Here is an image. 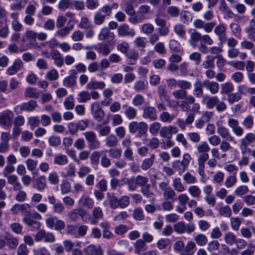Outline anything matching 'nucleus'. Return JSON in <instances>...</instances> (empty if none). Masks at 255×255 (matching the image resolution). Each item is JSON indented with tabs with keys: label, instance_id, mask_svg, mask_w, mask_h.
<instances>
[{
	"label": "nucleus",
	"instance_id": "f257e3e1",
	"mask_svg": "<svg viewBox=\"0 0 255 255\" xmlns=\"http://www.w3.org/2000/svg\"><path fill=\"white\" fill-rule=\"evenodd\" d=\"M42 217L40 214L36 212L27 213L24 215L22 222L25 224L28 229L31 231H35L39 229L41 224L38 220H41Z\"/></svg>",
	"mask_w": 255,
	"mask_h": 255
},
{
	"label": "nucleus",
	"instance_id": "f03ea898",
	"mask_svg": "<svg viewBox=\"0 0 255 255\" xmlns=\"http://www.w3.org/2000/svg\"><path fill=\"white\" fill-rule=\"evenodd\" d=\"M148 125L144 122H137L132 121L128 125L129 132L135 134L136 138H141L146 134L148 130Z\"/></svg>",
	"mask_w": 255,
	"mask_h": 255
},
{
	"label": "nucleus",
	"instance_id": "7ed1b4c3",
	"mask_svg": "<svg viewBox=\"0 0 255 255\" xmlns=\"http://www.w3.org/2000/svg\"><path fill=\"white\" fill-rule=\"evenodd\" d=\"M89 143L88 147L91 150L100 148V142L98 140L96 133L93 131H86L83 133Z\"/></svg>",
	"mask_w": 255,
	"mask_h": 255
},
{
	"label": "nucleus",
	"instance_id": "20e7f679",
	"mask_svg": "<svg viewBox=\"0 0 255 255\" xmlns=\"http://www.w3.org/2000/svg\"><path fill=\"white\" fill-rule=\"evenodd\" d=\"M14 114L9 110H5L0 113V126L9 127L12 125Z\"/></svg>",
	"mask_w": 255,
	"mask_h": 255
},
{
	"label": "nucleus",
	"instance_id": "39448f33",
	"mask_svg": "<svg viewBox=\"0 0 255 255\" xmlns=\"http://www.w3.org/2000/svg\"><path fill=\"white\" fill-rule=\"evenodd\" d=\"M90 110L94 119L98 122L103 120L105 116V113L99 103L97 102L93 103L91 106Z\"/></svg>",
	"mask_w": 255,
	"mask_h": 255
},
{
	"label": "nucleus",
	"instance_id": "423d86ee",
	"mask_svg": "<svg viewBox=\"0 0 255 255\" xmlns=\"http://www.w3.org/2000/svg\"><path fill=\"white\" fill-rule=\"evenodd\" d=\"M142 117L144 119H148L152 122L157 119V112L155 108L151 106H145L142 109Z\"/></svg>",
	"mask_w": 255,
	"mask_h": 255
},
{
	"label": "nucleus",
	"instance_id": "0eeeda50",
	"mask_svg": "<svg viewBox=\"0 0 255 255\" xmlns=\"http://www.w3.org/2000/svg\"><path fill=\"white\" fill-rule=\"evenodd\" d=\"M228 125L232 128L234 133L240 137L244 133V129L239 126V122L236 119L230 118L228 120Z\"/></svg>",
	"mask_w": 255,
	"mask_h": 255
},
{
	"label": "nucleus",
	"instance_id": "6e6552de",
	"mask_svg": "<svg viewBox=\"0 0 255 255\" xmlns=\"http://www.w3.org/2000/svg\"><path fill=\"white\" fill-rule=\"evenodd\" d=\"M23 63L20 59L14 60L12 65L9 66L6 70V74L8 75H13L19 71L23 68Z\"/></svg>",
	"mask_w": 255,
	"mask_h": 255
},
{
	"label": "nucleus",
	"instance_id": "1a4fd4ad",
	"mask_svg": "<svg viewBox=\"0 0 255 255\" xmlns=\"http://www.w3.org/2000/svg\"><path fill=\"white\" fill-rule=\"evenodd\" d=\"M69 73V75L65 77L63 80V85L67 88H72L76 84V72L74 70H70Z\"/></svg>",
	"mask_w": 255,
	"mask_h": 255
},
{
	"label": "nucleus",
	"instance_id": "9d476101",
	"mask_svg": "<svg viewBox=\"0 0 255 255\" xmlns=\"http://www.w3.org/2000/svg\"><path fill=\"white\" fill-rule=\"evenodd\" d=\"M118 32L120 36L133 37L135 35V31L133 29L130 28L127 24H123L118 27Z\"/></svg>",
	"mask_w": 255,
	"mask_h": 255
},
{
	"label": "nucleus",
	"instance_id": "9b49d317",
	"mask_svg": "<svg viewBox=\"0 0 255 255\" xmlns=\"http://www.w3.org/2000/svg\"><path fill=\"white\" fill-rule=\"evenodd\" d=\"M203 88L209 90L212 94H217L219 89V84L215 81H210L206 79L203 81Z\"/></svg>",
	"mask_w": 255,
	"mask_h": 255
},
{
	"label": "nucleus",
	"instance_id": "f8f14e48",
	"mask_svg": "<svg viewBox=\"0 0 255 255\" xmlns=\"http://www.w3.org/2000/svg\"><path fill=\"white\" fill-rule=\"evenodd\" d=\"M114 33L110 32L107 27L102 28L98 35L99 40H105L107 42L112 41L114 39Z\"/></svg>",
	"mask_w": 255,
	"mask_h": 255
},
{
	"label": "nucleus",
	"instance_id": "ddd939ff",
	"mask_svg": "<svg viewBox=\"0 0 255 255\" xmlns=\"http://www.w3.org/2000/svg\"><path fill=\"white\" fill-rule=\"evenodd\" d=\"M217 132L227 141H232L234 140V137L230 134L229 129L224 126L218 127L217 129Z\"/></svg>",
	"mask_w": 255,
	"mask_h": 255
},
{
	"label": "nucleus",
	"instance_id": "4468645a",
	"mask_svg": "<svg viewBox=\"0 0 255 255\" xmlns=\"http://www.w3.org/2000/svg\"><path fill=\"white\" fill-rule=\"evenodd\" d=\"M124 110V113L126 118L129 120L134 119L137 116V110L133 107L126 105L123 106Z\"/></svg>",
	"mask_w": 255,
	"mask_h": 255
},
{
	"label": "nucleus",
	"instance_id": "2eb2a0df",
	"mask_svg": "<svg viewBox=\"0 0 255 255\" xmlns=\"http://www.w3.org/2000/svg\"><path fill=\"white\" fill-rule=\"evenodd\" d=\"M127 61L130 65H134L139 58V53L134 49H130L125 55Z\"/></svg>",
	"mask_w": 255,
	"mask_h": 255
},
{
	"label": "nucleus",
	"instance_id": "dca6fc26",
	"mask_svg": "<svg viewBox=\"0 0 255 255\" xmlns=\"http://www.w3.org/2000/svg\"><path fill=\"white\" fill-rule=\"evenodd\" d=\"M86 255H103L102 250L100 247L91 245L84 250Z\"/></svg>",
	"mask_w": 255,
	"mask_h": 255
},
{
	"label": "nucleus",
	"instance_id": "f3484780",
	"mask_svg": "<svg viewBox=\"0 0 255 255\" xmlns=\"http://www.w3.org/2000/svg\"><path fill=\"white\" fill-rule=\"evenodd\" d=\"M196 250L195 243L193 241H189L185 246L183 253H180V255H193Z\"/></svg>",
	"mask_w": 255,
	"mask_h": 255
},
{
	"label": "nucleus",
	"instance_id": "a211bd4d",
	"mask_svg": "<svg viewBox=\"0 0 255 255\" xmlns=\"http://www.w3.org/2000/svg\"><path fill=\"white\" fill-rule=\"evenodd\" d=\"M134 252L135 254L140 255L141 252L145 251L147 249L145 242L142 239H139L133 244Z\"/></svg>",
	"mask_w": 255,
	"mask_h": 255
},
{
	"label": "nucleus",
	"instance_id": "6ab92c4d",
	"mask_svg": "<svg viewBox=\"0 0 255 255\" xmlns=\"http://www.w3.org/2000/svg\"><path fill=\"white\" fill-rule=\"evenodd\" d=\"M194 90L193 94L196 98H200L203 95V82L196 81L193 85Z\"/></svg>",
	"mask_w": 255,
	"mask_h": 255
},
{
	"label": "nucleus",
	"instance_id": "aec40b11",
	"mask_svg": "<svg viewBox=\"0 0 255 255\" xmlns=\"http://www.w3.org/2000/svg\"><path fill=\"white\" fill-rule=\"evenodd\" d=\"M30 208L28 204L24 203L22 204H15L11 209V211H17L21 212L23 216L27 213H31L28 210Z\"/></svg>",
	"mask_w": 255,
	"mask_h": 255
},
{
	"label": "nucleus",
	"instance_id": "412c9836",
	"mask_svg": "<svg viewBox=\"0 0 255 255\" xmlns=\"http://www.w3.org/2000/svg\"><path fill=\"white\" fill-rule=\"evenodd\" d=\"M92 224H97L99 222V220L102 219L103 217V212L102 209L100 207H95L92 212Z\"/></svg>",
	"mask_w": 255,
	"mask_h": 255
},
{
	"label": "nucleus",
	"instance_id": "4be33fe9",
	"mask_svg": "<svg viewBox=\"0 0 255 255\" xmlns=\"http://www.w3.org/2000/svg\"><path fill=\"white\" fill-rule=\"evenodd\" d=\"M216 57L213 56L207 55L202 63L203 67L205 69H214L215 67L214 61Z\"/></svg>",
	"mask_w": 255,
	"mask_h": 255
},
{
	"label": "nucleus",
	"instance_id": "5701e85b",
	"mask_svg": "<svg viewBox=\"0 0 255 255\" xmlns=\"http://www.w3.org/2000/svg\"><path fill=\"white\" fill-rule=\"evenodd\" d=\"M105 86V83L103 81H91L87 84L86 88L88 90L103 89Z\"/></svg>",
	"mask_w": 255,
	"mask_h": 255
},
{
	"label": "nucleus",
	"instance_id": "b1692460",
	"mask_svg": "<svg viewBox=\"0 0 255 255\" xmlns=\"http://www.w3.org/2000/svg\"><path fill=\"white\" fill-rule=\"evenodd\" d=\"M96 49L100 54L103 56L108 55L111 51L110 45L105 43L99 44Z\"/></svg>",
	"mask_w": 255,
	"mask_h": 255
},
{
	"label": "nucleus",
	"instance_id": "393cba45",
	"mask_svg": "<svg viewBox=\"0 0 255 255\" xmlns=\"http://www.w3.org/2000/svg\"><path fill=\"white\" fill-rule=\"evenodd\" d=\"M106 145L108 147H114L118 144V140L117 136L114 134L108 135L105 138Z\"/></svg>",
	"mask_w": 255,
	"mask_h": 255
},
{
	"label": "nucleus",
	"instance_id": "a878e982",
	"mask_svg": "<svg viewBox=\"0 0 255 255\" xmlns=\"http://www.w3.org/2000/svg\"><path fill=\"white\" fill-rule=\"evenodd\" d=\"M95 129L99 133V134L102 136L109 135L111 131V128L109 126H103L101 124H97Z\"/></svg>",
	"mask_w": 255,
	"mask_h": 255
},
{
	"label": "nucleus",
	"instance_id": "bb28decb",
	"mask_svg": "<svg viewBox=\"0 0 255 255\" xmlns=\"http://www.w3.org/2000/svg\"><path fill=\"white\" fill-rule=\"evenodd\" d=\"M234 86L232 83L230 82H226L221 84L220 93L222 95L231 94L234 90Z\"/></svg>",
	"mask_w": 255,
	"mask_h": 255
},
{
	"label": "nucleus",
	"instance_id": "cd10ccee",
	"mask_svg": "<svg viewBox=\"0 0 255 255\" xmlns=\"http://www.w3.org/2000/svg\"><path fill=\"white\" fill-rule=\"evenodd\" d=\"M84 215V211L81 209H74L68 214L69 218L74 222H76L80 217H82Z\"/></svg>",
	"mask_w": 255,
	"mask_h": 255
},
{
	"label": "nucleus",
	"instance_id": "c85d7f7f",
	"mask_svg": "<svg viewBox=\"0 0 255 255\" xmlns=\"http://www.w3.org/2000/svg\"><path fill=\"white\" fill-rule=\"evenodd\" d=\"M148 82L147 81L139 80L135 82L133 86V89L137 92H141L147 88Z\"/></svg>",
	"mask_w": 255,
	"mask_h": 255
},
{
	"label": "nucleus",
	"instance_id": "c756f323",
	"mask_svg": "<svg viewBox=\"0 0 255 255\" xmlns=\"http://www.w3.org/2000/svg\"><path fill=\"white\" fill-rule=\"evenodd\" d=\"M255 141V135L253 133H248L243 138L241 139L240 143L249 145Z\"/></svg>",
	"mask_w": 255,
	"mask_h": 255
},
{
	"label": "nucleus",
	"instance_id": "7c9ffc66",
	"mask_svg": "<svg viewBox=\"0 0 255 255\" xmlns=\"http://www.w3.org/2000/svg\"><path fill=\"white\" fill-rule=\"evenodd\" d=\"M170 50L175 53H181L182 47L180 44L176 40L171 39L169 42Z\"/></svg>",
	"mask_w": 255,
	"mask_h": 255
},
{
	"label": "nucleus",
	"instance_id": "2f4dec72",
	"mask_svg": "<svg viewBox=\"0 0 255 255\" xmlns=\"http://www.w3.org/2000/svg\"><path fill=\"white\" fill-rule=\"evenodd\" d=\"M155 155L152 154L149 158L144 159L141 163V168L143 170H147L150 168L153 163Z\"/></svg>",
	"mask_w": 255,
	"mask_h": 255
},
{
	"label": "nucleus",
	"instance_id": "473e14b6",
	"mask_svg": "<svg viewBox=\"0 0 255 255\" xmlns=\"http://www.w3.org/2000/svg\"><path fill=\"white\" fill-rule=\"evenodd\" d=\"M175 118L174 114H170L167 112L163 111L159 115V119L163 123H170Z\"/></svg>",
	"mask_w": 255,
	"mask_h": 255
},
{
	"label": "nucleus",
	"instance_id": "72a5a7b5",
	"mask_svg": "<svg viewBox=\"0 0 255 255\" xmlns=\"http://www.w3.org/2000/svg\"><path fill=\"white\" fill-rule=\"evenodd\" d=\"M135 0H125V10L127 14L129 15H133L135 11L133 8V3Z\"/></svg>",
	"mask_w": 255,
	"mask_h": 255
},
{
	"label": "nucleus",
	"instance_id": "f704fd0d",
	"mask_svg": "<svg viewBox=\"0 0 255 255\" xmlns=\"http://www.w3.org/2000/svg\"><path fill=\"white\" fill-rule=\"evenodd\" d=\"M77 99L79 103H85L91 100L90 93L87 91H82L79 93Z\"/></svg>",
	"mask_w": 255,
	"mask_h": 255
},
{
	"label": "nucleus",
	"instance_id": "c9c22d12",
	"mask_svg": "<svg viewBox=\"0 0 255 255\" xmlns=\"http://www.w3.org/2000/svg\"><path fill=\"white\" fill-rule=\"evenodd\" d=\"M46 186V179L44 175L40 176L36 179V188L39 191H43Z\"/></svg>",
	"mask_w": 255,
	"mask_h": 255
},
{
	"label": "nucleus",
	"instance_id": "e433bc0d",
	"mask_svg": "<svg viewBox=\"0 0 255 255\" xmlns=\"http://www.w3.org/2000/svg\"><path fill=\"white\" fill-rule=\"evenodd\" d=\"M242 125L246 129L251 128L254 125V117L251 115L247 116L243 120Z\"/></svg>",
	"mask_w": 255,
	"mask_h": 255
},
{
	"label": "nucleus",
	"instance_id": "4c0bfd02",
	"mask_svg": "<svg viewBox=\"0 0 255 255\" xmlns=\"http://www.w3.org/2000/svg\"><path fill=\"white\" fill-rule=\"evenodd\" d=\"M202 35L201 34L197 32L194 31L191 33L190 35V39L189 40V43L193 47L196 46V43L199 40H201Z\"/></svg>",
	"mask_w": 255,
	"mask_h": 255
},
{
	"label": "nucleus",
	"instance_id": "58836bf2",
	"mask_svg": "<svg viewBox=\"0 0 255 255\" xmlns=\"http://www.w3.org/2000/svg\"><path fill=\"white\" fill-rule=\"evenodd\" d=\"M219 102V99L218 97H209L206 99V107L209 109H212L214 107H216Z\"/></svg>",
	"mask_w": 255,
	"mask_h": 255
},
{
	"label": "nucleus",
	"instance_id": "ea45409f",
	"mask_svg": "<svg viewBox=\"0 0 255 255\" xmlns=\"http://www.w3.org/2000/svg\"><path fill=\"white\" fill-rule=\"evenodd\" d=\"M224 240L226 244L232 245L237 242V237L232 232H227L224 235Z\"/></svg>",
	"mask_w": 255,
	"mask_h": 255
},
{
	"label": "nucleus",
	"instance_id": "a19ab883",
	"mask_svg": "<svg viewBox=\"0 0 255 255\" xmlns=\"http://www.w3.org/2000/svg\"><path fill=\"white\" fill-rule=\"evenodd\" d=\"M24 96L30 98L37 99L39 96V94L35 88L29 87L26 89Z\"/></svg>",
	"mask_w": 255,
	"mask_h": 255
},
{
	"label": "nucleus",
	"instance_id": "79ce46f5",
	"mask_svg": "<svg viewBox=\"0 0 255 255\" xmlns=\"http://www.w3.org/2000/svg\"><path fill=\"white\" fill-rule=\"evenodd\" d=\"M163 196L164 199L166 200L171 199L172 201L174 202L177 199V198H174L175 196V192L170 187L163 192Z\"/></svg>",
	"mask_w": 255,
	"mask_h": 255
},
{
	"label": "nucleus",
	"instance_id": "37998d69",
	"mask_svg": "<svg viewBox=\"0 0 255 255\" xmlns=\"http://www.w3.org/2000/svg\"><path fill=\"white\" fill-rule=\"evenodd\" d=\"M105 19V15L97 11L95 13L94 16V23L96 25H101L104 22Z\"/></svg>",
	"mask_w": 255,
	"mask_h": 255
},
{
	"label": "nucleus",
	"instance_id": "c03bdc74",
	"mask_svg": "<svg viewBox=\"0 0 255 255\" xmlns=\"http://www.w3.org/2000/svg\"><path fill=\"white\" fill-rule=\"evenodd\" d=\"M24 111L32 112L37 106L36 102L34 100H30L28 102L22 103Z\"/></svg>",
	"mask_w": 255,
	"mask_h": 255
},
{
	"label": "nucleus",
	"instance_id": "a18cd8bd",
	"mask_svg": "<svg viewBox=\"0 0 255 255\" xmlns=\"http://www.w3.org/2000/svg\"><path fill=\"white\" fill-rule=\"evenodd\" d=\"M198 153L200 154L207 153L210 150L208 143L205 141H202L196 146Z\"/></svg>",
	"mask_w": 255,
	"mask_h": 255
},
{
	"label": "nucleus",
	"instance_id": "49530a36",
	"mask_svg": "<svg viewBox=\"0 0 255 255\" xmlns=\"http://www.w3.org/2000/svg\"><path fill=\"white\" fill-rule=\"evenodd\" d=\"M242 98L241 96L236 93L229 94L227 97V100L230 105H233L236 102H239Z\"/></svg>",
	"mask_w": 255,
	"mask_h": 255
},
{
	"label": "nucleus",
	"instance_id": "de8ad7c7",
	"mask_svg": "<svg viewBox=\"0 0 255 255\" xmlns=\"http://www.w3.org/2000/svg\"><path fill=\"white\" fill-rule=\"evenodd\" d=\"M144 102V98L141 94L136 95L132 100V104L135 107L142 106Z\"/></svg>",
	"mask_w": 255,
	"mask_h": 255
},
{
	"label": "nucleus",
	"instance_id": "09e8293b",
	"mask_svg": "<svg viewBox=\"0 0 255 255\" xmlns=\"http://www.w3.org/2000/svg\"><path fill=\"white\" fill-rule=\"evenodd\" d=\"M196 243L200 246H205L208 242L206 236L204 234H198L194 237Z\"/></svg>",
	"mask_w": 255,
	"mask_h": 255
},
{
	"label": "nucleus",
	"instance_id": "8fccbe9b",
	"mask_svg": "<svg viewBox=\"0 0 255 255\" xmlns=\"http://www.w3.org/2000/svg\"><path fill=\"white\" fill-rule=\"evenodd\" d=\"M174 32L181 38L186 39V31L182 24H177L174 27Z\"/></svg>",
	"mask_w": 255,
	"mask_h": 255
},
{
	"label": "nucleus",
	"instance_id": "3c124183",
	"mask_svg": "<svg viewBox=\"0 0 255 255\" xmlns=\"http://www.w3.org/2000/svg\"><path fill=\"white\" fill-rule=\"evenodd\" d=\"M54 162L55 164L59 165H64L67 163L68 158L65 155L61 154L56 156L54 159Z\"/></svg>",
	"mask_w": 255,
	"mask_h": 255
},
{
	"label": "nucleus",
	"instance_id": "603ef678",
	"mask_svg": "<svg viewBox=\"0 0 255 255\" xmlns=\"http://www.w3.org/2000/svg\"><path fill=\"white\" fill-rule=\"evenodd\" d=\"M64 106L66 110H72L74 108L75 106L74 100L72 95L65 99L64 102Z\"/></svg>",
	"mask_w": 255,
	"mask_h": 255
},
{
	"label": "nucleus",
	"instance_id": "864d4df0",
	"mask_svg": "<svg viewBox=\"0 0 255 255\" xmlns=\"http://www.w3.org/2000/svg\"><path fill=\"white\" fill-rule=\"evenodd\" d=\"M28 123L30 125V129L33 130L40 125V120L38 117H31L28 119Z\"/></svg>",
	"mask_w": 255,
	"mask_h": 255
},
{
	"label": "nucleus",
	"instance_id": "5fc2aeb1",
	"mask_svg": "<svg viewBox=\"0 0 255 255\" xmlns=\"http://www.w3.org/2000/svg\"><path fill=\"white\" fill-rule=\"evenodd\" d=\"M134 178L137 186L141 187L148 184V179L146 177L138 175Z\"/></svg>",
	"mask_w": 255,
	"mask_h": 255
},
{
	"label": "nucleus",
	"instance_id": "6e6d98bb",
	"mask_svg": "<svg viewBox=\"0 0 255 255\" xmlns=\"http://www.w3.org/2000/svg\"><path fill=\"white\" fill-rule=\"evenodd\" d=\"M161 127V124L157 122H154L150 125L149 130L151 134L155 135L157 134Z\"/></svg>",
	"mask_w": 255,
	"mask_h": 255
},
{
	"label": "nucleus",
	"instance_id": "4d7b16f0",
	"mask_svg": "<svg viewBox=\"0 0 255 255\" xmlns=\"http://www.w3.org/2000/svg\"><path fill=\"white\" fill-rule=\"evenodd\" d=\"M150 185L147 184L146 185L141 187L140 192L142 194L147 198H151L153 195V193L150 191Z\"/></svg>",
	"mask_w": 255,
	"mask_h": 255
},
{
	"label": "nucleus",
	"instance_id": "13d9d810",
	"mask_svg": "<svg viewBox=\"0 0 255 255\" xmlns=\"http://www.w3.org/2000/svg\"><path fill=\"white\" fill-rule=\"evenodd\" d=\"M167 13L171 17H176L179 15L180 11L178 7L172 5L167 8Z\"/></svg>",
	"mask_w": 255,
	"mask_h": 255
},
{
	"label": "nucleus",
	"instance_id": "bf43d9fd",
	"mask_svg": "<svg viewBox=\"0 0 255 255\" xmlns=\"http://www.w3.org/2000/svg\"><path fill=\"white\" fill-rule=\"evenodd\" d=\"M249 191V190L247 186L241 185L236 188L234 193L237 196H241L243 195L247 194Z\"/></svg>",
	"mask_w": 255,
	"mask_h": 255
},
{
	"label": "nucleus",
	"instance_id": "052dcab7",
	"mask_svg": "<svg viewBox=\"0 0 255 255\" xmlns=\"http://www.w3.org/2000/svg\"><path fill=\"white\" fill-rule=\"evenodd\" d=\"M132 216L136 220H143L144 219V215L142 209L141 208L135 209L133 211Z\"/></svg>",
	"mask_w": 255,
	"mask_h": 255
},
{
	"label": "nucleus",
	"instance_id": "680f3d73",
	"mask_svg": "<svg viewBox=\"0 0 255 255\" xmlns=\"http://www.w3.org/2000/svg\"><path fill=\"white\" fill-rule=\"evenodd\" d=\"M187 92L186 90L179 89L172 93L173 97L177 99H184L187 97Z\"/></svg>",
	"mask_w": 255,
	"mask_h": 255
},
{
	"label": "nucleus",
	"instance_id": "e2e57ef3",
	"mask_svg": "<svg viewBox=\"0 0 255 255\" xmlns=\"http://www.w3.org/2000/svg\"><path fill=\"white\" fill-rule=\"evenodd\" d=\"M100 157V153L98 151L93 152L90 155V160L91 164L97 165L99 163V159Z\"/></svg>",
	"mask_w": 255,
	"mask_h": 255
},
{
	"label": "nucleus",
	"instance_id": "0e129e2a",
	"mask_svg": "<svg viewBox=\"0 0 255 255\" xmlns=\"http://www.w3.org/2000/svg\"><path fill=\"white\" fill-rule=\"evenodd\" d=\"M108 201L111 208L115 209L119 207V199L117 197L115 196H109Z\"/></svg>",
	"mask_w": 255,
	"mask_h": 255
},
{
	"label": "nucleus",
	"instance_id": "69168bd1",
	"mask_svg": "<svg viewBox=\"0 0 255 255\" xmlns=\"http://www.w3.org/2000/svg\"><path fill=\"white\" fill-rule=\"evenodd\" d=\"M27 194L23 190L17 191L15 195V199L19 202H22L25 201L27 199Z\"/></svg>",
	"mask_w": 255,
	"mask_h": 255
},
{
	"label": "nucleus",
	"instance_id": "338daca9",
	"mask_svg": "<svg viewBox=\"0 0 255 255\" xmlns=\"http://www.w3.org/2000/svg\"><path fill=\"white\" fill-rule=\"evenodd\" d=\"M175 231L178 234H183L186 232L185 224L183 222H180L174 225Z\"/></svg>",
	"mask_w": 255,
	"mask_h": 255
},
{
	"label": "nucleus",
	"instance_id": "774afa93",
	"mask_svg": "<svg viewBox=\"0 0 255 255\" xmlns=\"http://www.w3.org/2000/svg\"><path fill=\"white\" fill-rule=\"evenodd\" d=\"M29 251L24 244H20L17 250L16 255H28Z\"/></svg>",
	"mask_w": 255,
	"mask_h": 255
}]
</instances>
